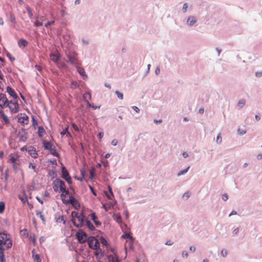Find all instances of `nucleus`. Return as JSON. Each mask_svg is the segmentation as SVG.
I'll return each instance as SVG.
<instances>
[{"instance_id":"nucleus-1","label":"nucleus","mask_w":262,"mask_h":262,"mask_svg":"<svg viewBox=\"0 0 262 262\" xmlns=\"http://www.w3.org/2000/svg\"><path fill=\"white\" fill-rule=\"evenodd\" d=\"M12 242L9 234L0 232V250H5L10 248Z\"/></svg>"},{"instance_id":"nucleus-2","label":"nucleus","mask_w":262,"mask_h":262,"mask_svg":"<svg viewBox=\"0 0 262 262\" xmlns=\"http://www.w3.org/2000/svg\"><path fill=\"white\" fill-rule=\"evenodd\" d=\"M78 54L75 51H70L67 54V57L70 63L75 67L81 64V61L78 59Z\"/></svg>"},{"instance_id":"nucleus-3","label":"nucleus","mask_w":262,"mask_h":262,"mask_svg":"<svg viewBox=\"0 0 262 262\" xmlns=\"http://www.w3.org/2000/svg\"><path fill=\"white\" fill-rule=\"evenodd\" d=\"M53 188L55 191L57 192L58 191V189H59L60 191L62 190H64V188L66 187L65 183L60 180V179H56L53 182Z\"/></svg>"},{"instance_id":"nucleus-4","label":"nucleus","mask_w":262,"mask_h":262,"mask_svg":"<svg viewBox=\"0 0 262 262\" xmlns=\"http://www.w3.org/2000/svg\"><path fill=\"white\" fill-rule=\"evenodd\" d=\"M76 219H77L78 223H77L76 220H73V224L78 228L82 227L84 225V223L86 220L83 214V211L80 213Z\"/></svg>"},{"instance_id":"nucleus-5","label":"nucleus","mask_w":262,"mask_h":262,"mask_svg":"<svg viewBox=\"0 0 262 262\" xmlns=\"http://www.w3.org/2000/svg\"><path fill=\"white\" fill-rule=\"evenodd\" d=\"M76 237L80 243H84L87 241L86 234L81 230H79L76 232Z\"/></svg>"},{"instance_id":"nucleus-6","label":"nucleus","mask_w":262,"mask_h":262,"mask_svg":"<svg viewBox=\"0 0 262 262\" xmlns=\"http://www.w3.org/2000/svg\"><path fill=\"white\" fill-rule=\"evenodd\" d=\"M9 101L8 100L6 95L5 94H0V107L4 108L9 106Z\"/></svg>"},{"instance_id":"nucleus-7","label":"nucleus","mask_w":262,"mask_h":262,"mask_svg":"<svg viewBox=\"0 0 262 262\" xmlns=\"http://www.w3.org/2000/svg\"><path fill=\"white\" fill-rule=\"evenodd\" d=\"M7 107H9L12 113H15L18 111L19 105L17 102L10 100L9 102V106Z\"/></svg>"},{"instance_id":"nucleus-8","label":"nucleus","mask_w":262,"mask_h":262,"mask_svg":"<svg viewBox=\"0 0 262 262\" xmlns=\"http://www.w3.org/2000/svg\"><path fill=\"white\" fill-rule=\"evenodd\" d=\"M196 21L197 19L195 16L193 15H190L186 19V25L188 27H191L196 23Z\"/></svg>"},{"instance_id":"nucleus-9","label":"nucleus","mask_w":262,"mask_h":262,"mask_svg":"<svg viewBox=\"0 0 262 262\" xmlns=\"http://www.w3.org/2000/svg\"><path fill=\"white\" fill-rule=\"evenodd\" d=\"M20 115L21 116L18 118V122L23 125L27 124L29 122L28 116L25 114H21Z\"/></svg>"},{"instance_id":"nucleus-10","label":"nucleus","mask_w":262,"mask_h":262,"mask_svg":"<svg viewBox=\"0 0 262 262\" xmlns=\"http://www.w3.org/2000/svg\"><path fill=\"white\" fill-rule=\"evenodd\" d=\"M63 203L65 204H72L73 206L77 205L79 206L77 200L72 195L70 196L68 200H63Z\"/></svg>"},{"instance_id":"nucleus-11","label":"nucleus","mask_w":262,"mask_h":262,"mask_svg":"<svg viewBox=\"0 0 262 262\" xmlns=\"http://www.w3.org/2000/svg\"><path fill=\"white\" fill-rule=\"evenodd\" d=\"M91 249H94V250L99 249L101 256H103L104 254V251L102 250L100 248V243H99L98 240L96 238H95V242H94V244L93 245V246L91 248Z\"/></svg>"},{"instance_id":"nucleus-12","label":"nucleus","mask_w":262,"mask_h":262,"mask_svg":"<svg viewBox=\"0 0 262 262\" xmlns=\"http://www.w3.org/2000/svg\"><path fill=\"white\" fill-rule=\"evenodd\" d=\"M79 66L76 67L77 72L82 77V78L84 80L87 79L88 77V75L85 73L84 68L79 67Z\"/></svg>"},{"instance_id":"nucleus-13","label":"nucleus","mask_w":262,"mask_h":262,"mask_svg":"<svg viewBox=\"0 0 262 262\" xmlns=\"http://www.w3.org/2000/svg\"><path fill=\"white\" fill-rule=\"evenodd\" d=\"M86 96H88V99L90 100L91 99V94L89 92H85L83 96V99L86 104L87 107H91L92 104L86 99Z\"/></svg>"},{"instance_id":"nucleus-14","label":"nucleus","mask_w":262,"mask_h":262,"mask_svg":"<svg viewBox=\"0 0 262 262\" xmlns=\"http://www.w3.org/2000/svg\"><path fill=\"white\" fill-rule=\"evenodd\" d=\"M18 137L19 138V141L23 142H26L27 139V132H19Z\"/></svg>"},{"instance_id":"nucleus-15","label":"nucleus","mask_w":262,"mask_h":262,"mask_svg":"<svg viewBox=\"0 0 262 262\" xmlns=\"http://www.w3.org/2000/svg\"><path fill=\"white\" fill-rule=\"evenodd\" d=\"M7 92L13 98L16 99L18 96L17 94L15 93L14 90L12 89L11 87L8 86L7 87Z\"/></svg>"},{"instance_id":"nucleus-16","label":"nucleus","mask_w":262,"mask_h":262,"mask_svg":"<svg viewBox=\"0 0 262 262\" xmlns=\"http://www.w3.org/2000/svg\"><path fill=\"white\" fill-rule=\"evenodd\" d=\"M61 173H62V178L64 180L67 179L68 177H70L69 175V173L67 169L64 166H63L61 169Z\"/></svg>"},{"instance_id":"nucleus-17","label":"nucleus","mask_w":262,"mask_h":262,"mask_svg":"<svg viewBox=\"0 0 262 262\" xmlns=\"http://www.w3.org/2000/svg\"><path fill=\"white\" fill-rule=\"evenodd\" d=\"M90 216L91 217V219L94 222L95 224L97 226H99V225H101V222L97 220V216H96V215L95 214V213H94V212L90 214Z\"/></svg>"},{"instance_id":"nucleus-18","label":"nucleus","mask_w":262,"mask_h":262,"mask_svg":"<svg viewBox=\"0 0 262 262\" xmlns=\"http://www.w3.org/2000/svg\"><path fill=\"white\" fill-rule=\"evenodd\" d=\"M0 114L1 115V117L3 119L6 124H9L10 120L7 117V116L5 114L3 111H0Z\"/></svg>"},{"instance_id":"nucleus-19","label":"nucleus","mask_w":262,"mask_h":262,"mask_svg":"<svg viewBox=\"0 0 262 262\" xmlns=\"http://www.w3.org/2000/svg\"><path fill=\"white\" fill-rule=\"evenodd\" d=\"M44 148L48 150H50L52 148V144L48 141H44L43 142Z\"/></svg>"},{"instance_id":"nucleus-20","label":"nucleus","mask_w":262,"mask_h":262,"mask_svg":"<svg viewBox=\"0 0 262 262\" xmlns=\"http://www.w3.org/2000/svg\"><path fill=\"white\" fill-rule=\"evenodd\" d=\"M85 225H86V226L89 228V229L91 230V231H93L95 229V227L94 226V225H93V224L89 220H88L87 219L85 220Z\"/></svg>"},{"instance_id":"nucleus-21","label":"nucleus","mask_w":262,"mask_h":262,"mask_svg":"<svg viewBox=\"0 0 262 262\" xmlns=\"http://www.w3.org/2000/svg\"><path fill=\"white\" fill-rule=\"evenodd\" d=\"M95 238L93 236L90 237L88 239V245L90 248H91L94 244Z\"/></svg>"},{"instance_id":"nucleus-22","label":"nucleus","mask_w":262,"mask_h":262,"mask_svg":"<svg viewBox=\"0 0 262 262\" xmlns=\"http://www.w3.org/2000/svg\"><path fill=\"white\" fill-rule=\"evenodd\" d=\"M122 237L124 238H128L129 241H134V239L130 233L124 232L122 235Z\"/></svg>"},{"instance_id":"nucleus-23","label":"nucleus","mask_w":262,"mask_h":262,"mask_svg":"<svg viewBox=\"0 0 262 262\" xmlns=\"http://www.w3.org/2000/svg\"><path fill=\"white\" fill-rule=\"evenodd\" d=\"M45 133V130L42 126H39L38 127V135L40 137H42Z\"/></svg>"},{"instance_id":"nucleus-24","label":"nucleus","mask_w":262,"mask_h":262,"mask_svg":"<svg viewBox=\"0 0 262 262\" xmlns=\"http://www.w3.org/2000/svg\"><path fill=\"white\" fill-rule=\"evenodd\" d=\"M28 43V41L23 38L20 39L18 41V45L19 47H21V46L25 47L27 46Z\"/></svg>"},{"instance_id":"nucleus-25","label":"nucleus","mask_w":262,"mask_h":262,"mask_svg":"<svg viewBox=\"0 0 262 262\" xmlns=\"http://www.w3.org/2000/svg\"><path fill=\"white\" fill-rule=\"evenodd\" d=\"M51 59L52 61H53L55 62H56L59 60V57L58 55L55 54H52L50 55Z\"/></svg>"},{"instance_id":"nucleus-26","label":"nucleus","mask_w":262,"mask_h":262,"mask_svg":"<svg viewBox=\"0 0 262 262\" xmlns=\"http://www.w3.org/2000/svg\"><path fill=\"white\" fill-rule=\"evenodd\" d=\"M114 206V205L112 203H110L107 204L106 205L103 204V208H104L105 211H107L109 209H111L112 208H113Z\"/></svg>"},{"instance_id":"nucleus-27","label":"nucleus","mask_w":262,"mask_h":262,"mask_svg":"<svg viewBox=\"0 0 262 262\" xmlns=\"http://www.w3.org/2000/svg\"><path fill=\"white\" fill-rule=\"evenodd\" d=\"M114 220L119 224L122 223V219L120 214H117L114 215Z\"/></svg>"},{"instance_id":"nucleus-28","label":"nucleus","mask_w":262,"mask_h":262,"mask_svg":"<svg viewBox=\"0 0 262 262\" xmlns=\"http://www.w3.org/2000/svg\"><path fill=\"white\" fill-rule=\"evenodd\" d=\"M190 168V166H188L186 168L183 169V170H182L181 171H180L178 174H177V176L178 177L181 176V175H183V174H185L188 170V169H189Z\"/></svg>"},{"instance_id":"nucleus-29","label":"nucleus","mask_w":262,"mask_h":262,"mask_svg":"<svg viewBox=\"0 0 262 262\" xmlns=\"http://www.w3.org/2000/svg\"><path fill=\"white\" fill-rule=\"evenodd\" d=\"M36 214L37 216H39L40 218V219L42 221V222L45 224V220L43 215L42 214L41 212L39 210H37L36 211Z\"/></svg>"},{"instance_id":"nucleus-30","label":"nucleus","mask_w":262,"mask_h":262,"mask_svg":"<svg viewBox=\"0 0 262 262\" xmlns=\"http://www.w3.org/2000/svg\"><path fill=\"white\" fill-rule=\"evenodd\" d=\"M4 250H0V261L1 262H5V254L4 252Z\"/></svg>"},{"instance_id":"nucleus-31","label":"nucleus","mask_w":262,"mask_h":262,"mask_svg":"<svg viewBox=\"0 0 262 262\" xmlns=\"http://www.w3.org/2000/svg\"><path fill=\"white\" fill-rule=\"evenodd\" d=\"M222 142V138L221 136V133H220L216 136V142L217 144H220Z\"/></svg>"},{"instance_id":"nucleus-32","label":"nucleus","mask_w":262,"mask_h":262,"mask_svg":"<svg viewBox=\"0 0 262 262\" xmlns=\"http://www.w3.org/2000/svg\"><path fill=\"white\" fill-rule=\"evenodd\" d=\"M33 258L34 261H36V262H41V259L40 258V256L39 254H33Z\"/></svg>"},{"instance_id":"nucleus-33","label":"nucleus","mask_w":262,"mask_h":262,"mask_svg":"<svg viewBox=\"0 0 262 262\" xmlns=\"http://www.w3.org/2000/svg\"><path fill=\"white\" fill-rule=\"evenodd\" d=\"M80 214H79L78 212H76V211H72V213H71V215H72V222H73V220H75V219L77 218L79 215Z\"/></svg>"},{"instance_id":"nucleus-34","label":"nucleus","mask_w":262,"mask_h":262,"mask_svg":"<svg viewBox=\"0 0 262 262\" xmlns=\"http://www.w3.org/2000/svg\"><path fill=\"white\" fill-rule=\"evenodd\" d=\"M245 100L244 99L240 100L237 103L238 106L242 108L245 105Z\"/></svg>"},{"instance_id":"nucleus-35","label":"nucleus","mask_w":262,"mask_h":262,"mask_svg":"<svg viewBox=\"0 0 262 262\" xmlns=\"http://www.w3.org/2000/svg\"><path fill=\"white\" fill-rule=\"evenodd\" d=\"M5 205L3 202H0V213H2L5 210Z\"/></svg>"},{"instance_id":"nucleus-36","label":"nucleus","mask_w":262,"mask_h":262,"mask_svg":"<svg viewBox=\"0 0 262 262\" xmlns=\"http://www.w3.org/2000/svg\"><path fill=\"white\" fill-rule=\"evenodd\" d=\"M115 94L117 95L118 98L120 99V100H122L123 99V93L120 92L119 91H116L115 92Z\"/></svg>"},{"instance_id":"nucleus-37","label":"nucleus","mask_w":262,"mask_h":262,"mask_svg":"<svg viewBox=\"0 0 262 262\" xmlns=\"http://www.w3.org/2000/svg\"><path fill=\"white\" fill-rule=\"evenodd\" d=\"M188 9V4L187 3H184L183 5V7L182 9V12L183 13H185L187 11Z\"/></svg>"},{"instance_id":"nucleus-38","label":"nucleus","mask_w":262,"mask_h":262,"mask_svg":"<svg viewBox=\"0 0 262 262\" xmlns=\"http://www.w3.org/2000/svg\"><path fill=\"white\" fill-rule=\"evenodd\" d=\"M227 254H228L227 250L225 249H222V250L221 252V255L223 257H225L227 256Z\"/></svg>"},{"instance_id":"nucleus-39","label":"nucleus","mask_w":262,"mask_h":262,"mask_svg":"<svg viewBox=\"0 0 262 262\" xmlns=\"http://www.w3.org/2000/svg\"><path fill=\"white\" fill-rule=\"evenodd\" d=\"M30 154L34 158H36L38 155L37 153L35 150L30 151Z\"/></svg>"},{"instance_id":"nucleus-40","label":"nucleus","mask_w":262,"mask_h":262,"mask_svg":"<svg viewBox=\"0 0 262 262\" xmlns=\"http://www.w3.org/2000/svg\"><path fill=\"white\" fill-rule=\"evenodd\" d=\"M95 169L94 167H93L91 170H90V178L91 179H93L95 177Z\"/></svg>"},{"instance_id":"nucleus-41","label":"nucleus","mask_w":262,"mask_h":262,"mask_svg":"<svg viewBox=\"0 0 262 262\" xmlns=\"http://www.w3.org/2000/svg\"><path fill=\"white\" fill-rule=\"evenodd\" d=\"M50 151L51 152V154L53 156L57 157H59V154L56 151L55 149L52 148Z\"/></svg>"},{"instance_id":"nucleus-42","label":"nucleus","mask_w":262,"mask_h":262,"mask_svg":"<svg viewBox=\"0 0 262 262\" xmlns=\"http://www.w3.org/2000/svg\"><path fill=\"white\" fill-rule=\"evenodd\" d=\"M237 133L239 135L242 136L246 133V130L245 129L238 128L237 130Z\"/></svg>"},{"instance_id":"nucleus-43","label":"nucleus","mask_w":262,"mask_h":262,"mask_svg":"<svg viewBox=\"0 0 262 262\" xmlns=\"http://www.w3.org/2000/svg\"><path fill=\"white\" fill-rule=\"evenodd\" d=\"M61 135L62 136L67 134L68 135H70V133L68 131V127H66L61 132Z\"/></svg>"},{"instance_id":"nucleus-44","label":"nucleus","mask_w":262,"mask_h":262,"mask_svg":"<svg viewBox=\"0 0 262 262\" xmlns=\"http://www.w3.org/2000/svg\"><path fill=\"white\" fill-rule=\"evenodd\" d=\"M190 193L189 192H186L184 193V194L182 196V198L183 199L186 200V199H188L190 197Z\"/></svg>"},{"instance_id":"nucleus-45","label":"nucleus","mask_w":262,"mask_h":262,"mask_svg":"<svg viewBox=\"0 0 262 262\" xmlns=\"http://www.w3.org/2000/svg\"><path fill=\"white\" fill-rule=\"evenodd\" d=\"M108 262H115V258L112 255H109L107 256Z\"/></svg>"},{"instance_id":"nucleus-46","label":"nucleus","mask_w":262,"mask_h":262,"mask_svg":"<svg viewBox=\"0 0 262 262\" xmlns=\"http://www.w3.org/2000/svg\"><path fill=\"white\" fill-rule=\"evenodd\" d=\"M81 41L83 44H84V45L86 46L89 43V40L88 38H82Z\"/></svg>"},{"instance_id":"nucleus-47","label":"nucleus","mask_w":262,"mask_h":262,"mask_svg":"<svg viewBox=\"0 0 262 262\" xmlns=\"http://www.w3.org/2000/svg\"><path fill=\"white\" fill-rule=\"evenodd\" d=\"M100 240H101V244L104 245V246H107V242L106 241V240L103 238V237H101L100 238Z\"/></svg>"},{"instance_id":"nucleus-48","label":"nucleus","mask_w":262,"mask_h":262,"mask_svg":"<svg viewBox=\"0 0 262 262\" xmlns=\"http://www.w3.org/2000/svg\"><path fill=\"white\" fill-rule=\"evenodd\" d=\"M222 199L224 201H226L228 199V195L227 193H224L222 196Z\"/></svg>"},{"instance_id":"nucleus-49","label":"nucleus","mask_w":262,"mask_h":262,"mask_svg":"<svg viewBox=\"0 0 262 262\" xmlns=\"http://www.w3.org/2000/svg\"><path fill=\"white\" fill-rule=\"evenodd\" d=\"M6 55L11 61L15 60V58L13 57L9 52L7 53Z\"/></svg>"},{"instance_id":"nucleus-50","label":"nucleus","mask_w":262,"mask_h":262,"mask_svg":"<svg viewBox=\"0 0 262 262\" xmlns=\"http://www.w3.org/2000/svg\"><path fill=\"white\" fill-rule=\"evenodd\" d=\"M32 125L33 126H36L37 124V120L35 119V117L34 116H32Z\"/></svg>"},{"instance_id":"nucleus-51","label":"nucleus","mask_w":262,"mask_h":262,"mask_svg":"<svg viewBox=\"0 0 262 262\" xmlns=\"http://www.w3.org/2000/svg\"><path fill=\"white\" fill-rule=\"evenodd\" d=\"M72 126L75 130L79 131V128L75 123H72Z\"/></svg>"},{"instance_id":"nucleus-52","label":"nucleus","mask_w":262,"mask_h":262,"mask_svg":"<svg viewBox=\"0 0 262 262\" xmlns=\"http://www.w3.org/2000/svg\"><path fill=\"white\" fill-rule=\"evenodd\" d=\"M55 21L54 20L53 21H49L48 22L46 25H45V27L46 28H48L51 25H52L54 24Z\"/></svg>"},{"instance_id":"nucleus-53","label":"nucleus","mask_w":262,"mask_h":262,"mask_svg":"<svg viewBox=\"0 0 262 262\" xmlns=\"http://www.w3.org/2000/svg\"><path fill=\"white\" fill-rule=\"evenodd\" d=\"M16 158L14 157V156H11L10 158V161H11V163L14 164L16 162Z\"/></svg>"},{"instance_id":"nucleus-54","label":"nucleus","mask_w":262,"mask_h":262,"mask_svg":"<svg viewBox=\"0 0 262 262\" xmlns=\"http://www.w3.org/2000/svg\"><path fill=\"white\" fill-rule=\"evenodd\" d=\"M255 76L257 77H262V71L256 72L255 73Z\"/></svg>"},{"instance_id":"nucleus-55","label":"nucleus","mask_w":262,"mask_h":262,"mask_svg":"<svg viewBox=\"0 0 262 262\" xmlns=\"http://www.w3.org/2000/svg\"><path fill=\"white\" fill-rule=\"evenodd\" d=\"M27 11H28L29 17H32V16H33V13L31 11V9L29 7L27 8Z\"/></svg>"},{"instance_id":"nucleus-56","label":"nucleus","mask_w":262,"mask_h":262,"mask_svg":"<svg viewBox=\"0 0 262 262\" xmlns=\"http://www.w3.org/2000/svg\"><path fill=\"white\" fill-rule=\"evenodd\" d=\"M123 214L125 215L126 219H128V217H129V213H128V212L127 209L123 211Z\"/></svg>"},{"instance_id":"nucleus-57","label":"nucleus","mask_w":262,"mask_h":262,"mask_svg":"<svg viewBox=\"0 0 262 262\" xmlns=\"http://www.w3.org/2000/svg\"><path fill=\"white\" fill-rule=\"evenodd\" d=\"M160 73V69L159 67H157L155 70V74L157 75H159Z\"/></svg>"},{"instance_id":"nucleus-58","label":"nucleus","mask_w":262,"mask_h":262,"mask_svg":"<svg viewBox=\"0 0 262 262\" xmlns=\"http://www.w3.org/2000/svg\"><path fill=\"white\" fill-rule=\"evenodd\" d=\"M35 26L36 27L41 26L42 25V23L41 22H40L39 21H36L34 24Z\"/></svg>"},{"instance_id":"nucleus-59","label":"nucleus","mask_w":262,"mask_h":262,"mask_svg":"<svg viewBox=\"0 0 262 262\" xmlns=\"http://www.w3.org/2000/svg\"><path fill=\"white\" fill-rule=\"evenodd\" d=\"M118 141L117 140H113L111 142V144L113 146H116L118 144Z\"/></svg>"},{"instance_id":"nucleus-60","label":"nucleus","mask_w":262,"mask_h":262,"mask_svg":"<svg viewBox=\"0 0 262 262\" xmlns=\"http://www.w3.org/2000/svg\"><path fill=\"white\" fill-rule=\"evenodd\" d=\"M132 108L137 113L140 112V109L136 106H132Z\"/></svg>"},{"instance_id":"nucleus-61","label":"nucleus","mask_w":262,"mask_h":262,"mask_svg":"<svg viewBox=\"0 0 262 262\" xmlns=\"http://www.w3.org/2000/svg\"><path fill=\"white\" fill-rule=\"evenodd\" d=\"M173 244V242H172L170 240H168L165 243V245H168V246H171V245H172Z\"/></svg>"},{"instance_id":"nucleus-62","label":"nucleus","mask_w":262,"mask_h":262,"mask_svg":"<svg viewBox=\"0 0 262 262\" xmlns=\"http://www.w3.org/2000/svg\"><path fill=\"white\" fill-rule=\"evenodd\" d=\"M188 256V254L186 251H183L182 252V257L187 258Z\"/></svg>"},{"instance_id":"nucleus-63","label":"nucleus","mask_w":262,"mask_h":262,"mask_svg":"<svg viewBox=\"0 0 262 262\" xmlns=\"http://www.w3.org/2000/svg\"><path fill=\"white\" fill-rule=\"evenodd\" d=\"M65 180L69 183L71 184L72 181L71 178V177H68L67 179H65Z\"/></svg>"},{"instance_id":"nucleus-64","label":"nucleus","mask_w":262,"mask_h":262,"mask_svg":"<svg viewBox=\"0 0 262 262\" xmlns=\"http://www.w3.org/2000/svg\"><path fill=\"white\" fill-rule=\"evenodd\" d=\"M182 156L184 158H186L188 157V154L187 152L184 151L182 153Z\"/></svg>"}]
</instances>
